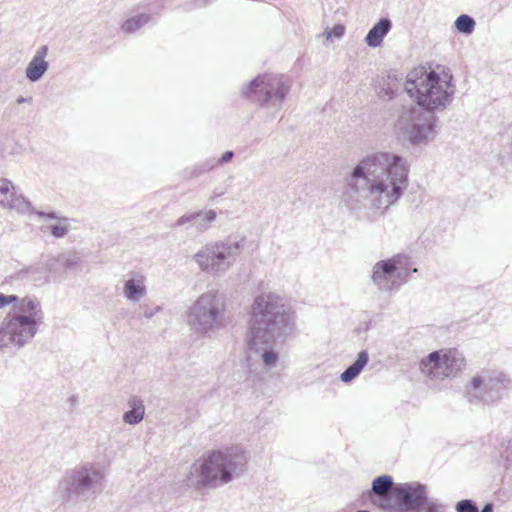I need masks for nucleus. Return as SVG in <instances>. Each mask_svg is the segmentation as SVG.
Instances as JSON below:
<instances>
[{"label":"nucleus","mask_w":512,"mask_h":512,"mask_svg":"<svg viewBox=\"0 0 512 512\" xmlns=\"http://www.w3.org/2000/svg\"><path fill=\"white\" fill-rule=\"evenodd\" d=\"M49 64L45 59H33L29 62L26 68V77L31 82L39 81L45 74Z\"/></svg>","instance_id":"21"},{"label":"nucleus","mask_w":512,"mask_h":512,"mask_svg":"<svg viewBox=\"0 0 512 512\" xmlns=\"http://www.w3.org/2000/svg\"><path fill=\"white\" fill-rule=\"evenodd\" d=\"M59 256V267L61 269H73L80 262V257L76 252L68 251L58 254Z\"/></svg>","instance_id":"26"},{"label":"nucleus","mask_w":512,"mask_h":512,"mask_svg":"<svg viewBox=\"0 0 512 512\" xmlns=\"http://www.w3.org/2000/svg\"><path fill=\"white\" fill-rule=\"evenodd\" d=\"M22 300L23 298H20L17 295H5L3 293H0V309L10 304H13V306H17Z\"/></svg>","instance_id":"31"},{"label":"nucleus","mask_w":512,"mask_h":512,"mask_svg":"<svg viewBox=\"0 0 512 512\" xmlns=\"http://www.w3.org/2000/svg\"><path fill=\"white\" fill-rule=\"evenodd\" d=\"M406 159L390 152L364 157L347 179L343 199L352 211L367 209L373 216L383 215L396 204L408 186Z\"/></svg>","instance_id":"1"},{"label":"nucleus","mask_w":512,"mask_h":512,"mask_svg":"<svg viewBox=\"0 0 512 512\" xmlns=\"http://www.w3.org/2000/svg\"><path fill=\"white\" fill-rule=\"evenodd\" d=\"M398 505L405 511H416L427 497V487L419 482H407L393 487Z\"/></svg>","instance_id":"13"},{"label":"nucleus","mask_w":512,"mask_h":512,"mask_svg":"<svg viewBox=\"0 0 512 512\" xmlns=\"http://www.w3.org/2000/svg\"><path fill=\"white\" fill-rule=\"evenodd\" d=\"M17 279L34 283H43L47 280V276L44 273L42 264L38 262L19 270L17 272Z\"/></svg>","instance_id":"20"},{"label":"nucleus","mask_w":512,"mask_h":512,"mask_svg":"<svg viewBox=\"0 0 512 512\" xmlns=\"http://www.w3.org/2000/svg\"><path fill=\"white\" fill-rule=\"evenodd\" d=\"M233 156H234L233 151H230V150L225 151L222 154V156L218 160H216V163L219 165H224L226 163H229L232 160Z\"/></svg>","instance_id":"35"},{"label":"nucleus","mask_w":512,"mask_h":512,"mask_svg":"<svg viewBox=\"0 0 512 512\" xmlns=\"http://www.w3.org/2000/svg\"><path fill=\"white\" fill-rule=\"evenodd\" d=\"M291 89L288 77L278 74L259 75L253 79L242 94L263 107L280 110Z\"/></svg>","instance_id":"10"},{"label":"nucleus","mask_w":512,"mask_h":512,"mask_svg":"<svg viewBox=\"0 0 512 512\" xmlns=\"http://www.w3.org/2000/svg\"><path fill=\"white\" fill-rule=\"evenodd\" d=\"M452 80L453 76L449 73L415 69L407 75L405 90L416 100L417 107L433 113L444 110L452 102L455 93Z\"/></svg>","instance_id":"5"},{"label":"nucleus","mask_w":512,"mask_h":512,"mask_svg":"<svg viewBox=\"0 0 512 512\" xmlns=\"http://www.w3.org/2000/svg\"><path fill=\"white\" fill-rule=\"evenodd\" d=\"M506 458H507V461L512 462V442L510 443V445L508 446V448L506 450Z\"/></svg>","instance_id":"40"},{"label":"nucleus","mask_w":512,"mask_h":512,"mask_svg":"<svg viewBox=\"0 0 512 512\" xmlns=\"http://www.w3.org/2000/svg\"><path fill=\"white\" fill-rule=\"evenodd\" d=\"M369 354L366 350H362L358 353L357 359L353 364L347 367L341 374L340 380L343 383H350L357 378L365 366L368 364Z\"/></svg>","instance_id":"19"},{"label":"nucleus","mask_w":512,"mask_h":512,"mask_svg":"<svg viewBox=\"0 0 512 512\" xmlns=\"http://www.w3.org/2000/svg\"><path fill=\"white\" fill-rule=\"evenodd\" d=\"M438 118L424 109L410 105L403 107L395 123V130L399 139L412 146L426 145L432 141L436 134Z\"/></svg>","instance_id":"7"},{"label":"nucleus","mask_w":512,"mask_h":512,"mask_svg":"<svg viewBox=\"0 0 512 512\" xmlns=\"http://www.w3.org/2000/svg\"><path fill=\"white\" fill-rule=\"evenodd\" d=\"M510 384L504 372L484 370L465 385L464 396L470 403L494 404L503 398Z\"/></svg>","instance_id":"11"},{"label":"nucleus","mask_w":512,"mask_h":512,"mask_svg":"<svg viewBox=\"0 0 512 512\" xmlns=\"http://www.w3.org/2000/svg\"><path fill=\"white\" fill-rule=\"evenodd\" d=\"M161 310V307L160 306H157L155 308H149V307H145L144 308V312H143V315L145 318L147 319H151L156 313H158L159 311Z\"/></svg>","instance_id":"37"},{"label":"nucleus","mask_w":512,"mask_h":512,"mask_svg":"<svg viewBox=\"0 0 512 512\" xmlns=\"http://www.w3.org/2000/svg\"><path fill=\"white\" fill-rule=\"evenodd\" d=\"M475 24H476L475 20L467 14H462V15L458 16L455 21L456 29L459 32L466 34V35H469L473 32V30L475 28Z\"/></svg>","instance_id":"24"},{"label":"nucleus","mask_w":512,"mask_h":512,"mask_svg":"<svg viewBox=\"0 0 512 512\" xmlns=\"http://www.w3.org/2000/svg\"><path fill=\"white\" fill-rule=\"evenodd\" d=\"M243 247V237L229 236L224 240L206 244L193 258L202 271L220 275L230 268Z\"/></svg>","instance_id":"9"},{"label":"nucleus","mask_w":512,"mask_h":512,"mask_svg":"<svg viewBox=\"0 0 512 512\" xmlns=\"http://www.w3.org/2000/svg\"><path fill=\"white\" fill-rule=\"evenodd\" d=\"M456 512H479L477 504L471 499H464L457 502Z\"/></svg>","instance_id":"30"},{"label":"nucleus","mask_w":512,"mask_h":512,"mask_svg":"<svg viewBox=\"0 0 512 512\" xmlns=\"http://www.w3.org/2000/svg\"><path fill=\"white\" fill-rule=\"evenodd\" d=\"M385 95H387L389 99H392L394 97V92L393 90L388 89L387 91H385Z\"/></svg>","instance_id":"42"},{"label":"nucleus","mask_w":512,"mask_h":512,"mask_svg":"<svg viewBox=\"0 0 512 512\" xmlns=\"http://www.w3.org/2000/svg\"><path fill=\"white\" fill-rule=\"evenodd\" d=\"M392 27V22L388 18L380 19L367 33L365 41L370 47H378L384 37L389 33Z\"/></svg>","instance_id":"17"},{"label":"nucleus","mask_w":512,"mask_h":512,"mask_svg":"<svg viewBox=\"0 0 512 512\" xmlns=\"http://www.w3.org/2000/svg\"><path fill=\"white\" fill-rule=\"evenodd\" d=\"M345 27L343 25H336L333 29L325 32L326 38L331 39L333 36L336 38H341L344 35Z\"/></svg>","instance_id":"34"},{"label":"nucleus","mask_w":512,"mask_h":512,"mask_svg":"<svg viewBox=\"0 0 512 512\" xmlns=\"http://www.w3.org/2000/svg\"><path fill=\"white\" fill-rule=\"evenodd\" d=\"M186 317L191 331L211 338L226 326L225 303L217 292H205L191 304Z\"/></svg>","instance_id":"6"},{"label":"nucleus","mask_w":512,"mask_h":512,"mask_svg":"<svg viewBox=\"0 0 512 512\" xmlns=\"http://www.w3.org/2000/svg\"><path fill=\"white\" fill-rule=\"evenodd\" d=\"M0 208L14 210L19 214L33 211L31 203L22 194H18L12 181L6 178H0Z\"/></svg>","instance_id":"15"},{"label":"nucleus","mask_w":512,"mask_h":512,"mask_svg":"<svg viewBox=\"0 0 512 512\" xmlns=\"http://www.w3.org/2000/svg\"><path fill=\"white\" fill-rule=\"evenodd\" d=\"M440 506L433 500L429 499L428 496L420 506L418 512H439Z\"/></svg>","instance_id":"32"},{"label":"nucleus","mask_w":512,"mask_h":512,"mask_svg":"<svg viewBox=\"0 0 512 512\" xmlns=\"http://www.w3.org/2000/svg\"><path fill=\"white\" fill-rule=\"evenodd\" d=\"M44 321V311L36 297L25 296L6 314L0 324V351L21 349L32 342Z\"/></svg>","instance_id":"4"},{"label":"nucleus","mask_w":512,"mask_h":512,"mask_svg":"<svg viewBox=\"0 0 512 512\" xmlns=\"http://www.w3.org/2000/svg\"><path fill=\"white\" fill-rule=\"evenodd\" d=\"M129 410L123 414V421L129 425L139 424L145 415L143 400L138 396H131L128 400Z\"/></svg>","instance_id":"18"},{"label":"nucleus","mask_w":512,"mask_h":512,"mask_svg":"<svg viewBox=\"0 0 512 512\" xmlns=\"http://www.w3.org/2000/svg\"><path fill=\"white\" fill-rule=\"evenodd\" d=\"M28 213H35L37 216L41 217V218H47V219H59L58 215L56 212H49V213H46V212H43V211H38V210H34L33 211H29Z\"/></svg>","instance_id":"36"},{"label":"nucleus","mask_w":512,"mask_h":512,"mask_svg":"<svg viewBox=\"0 0 512 512\" xmlns=\"http://www.w3.org/2000/svg\"><path fill=\"white\" fill-rule=\"evenodd\" d=\"M217 165L216 159L210 158L205 160L204 162L195 165L189 174H185L186 178H196L200 175L212 170Z\"/></svg>","instance_id":"27"},{"label":"nucleus","mask_w":512,"mask_h":512,"mask_svg":"<svg viewBox=\"0 0 512 512\" xmlns=\"http://www.w3.org/2000/svg\"><path fill=\"white\" fill-rule=\"evenodd\" d=\"M44 268V273H57L60 271L59 267V256H49L45 262H40Z\"/></svg>","instance_id":"29"},{"label":"nucleus","mask_w":512,"mask_h":512,"mask_svg":"<svg viewBox=\"0 0 512 512\" xmlns=\"http://www.w3.org/2000/svg\"><path fill=\"white\" fill-rule=\"evenodd\" d=\"M48 229L50 230L52 236L55 238H63L69 232L68 219L61 218L58 224L51 225L48 227Z\"/></svg>","instance_id":"28"},{"label":"nucleus","mask_w":512,"mask_h":512,"mask_svg":"<svg viewBox=\"0 0 512 512\" xmlns=\"http://www.w3.org/2000/svg\"><path fill=\"white\" fill-rule=\"evenodd\" d=\"M47 51H48L47 46L40 47L39 50L34 55L33 59H39V57H40V59H44L45 56L47 55Z\"/></svg>","instance_id":"38"},{"label":"nucleus","mask_w":512,"mask_h":512,"mask_svg":"<svg viewBox=\"0 0 512 512\" xmlns=\"http://www.w3.org/2000/svg\"><path fill=\"white\" fill-rule=\"evenodd\" d=\"M150 16L148 14H139L137 16L127 19L121 26L124 33H134L142 26L148 23Z\"/></svg>","instance_id":"23"},{"label":"nucleus","mask_w":512,"mask_h":512,"mask_svg":"<svg viewBox=\"0 0 512 512\" xmlns=\"http://www.w3.org/2000/svg\"><path fill=\"white\" fill-rule=\"evenodd\" d=\"M224 192H220V191H214V196L217 197V196H221Z\"/></svg>","instance_id":"43"},{"label":"nucleus","mask_w":512,"mask_h":512,"mask_svg":"<svg viewBox=\"0 0 512 512\" xmlns=\"http://www.w3.org/2000/svg\"><path fill=\"white\" fill-rule=\"evenodd\" d=\"M493 511H494V507H493L492 503H486L481 510V512H493Z\"/></svg>","instance_id":"41"},{"label":"nucleus","mask_w":512,"mask_h":512,"mask_svg":"<svg viewBox=\"0 0 512 512\" xmlns=\"http://www.w3.org/2000/svg\"><path fill=\"white\" fill-rule=\"evenodd\" d=\"M147 294L146 277L139 272H131L124 281L123 296L130 302L137 303Z\"/></svg>","instance_id":"16"},{"label":"nucleus","mask_w":512,"mask_h":512,"mask_svg":"<svg viewBox=\"0 0 512 512\" xmlns=\"http://www.w3.org/2000/svg\"><path fill=\"white\" fill-rule=\"evenodd\" d=\"M104 476L103 469L92 463L67 470L59 483L62 499L70 502L76 497L100 494Z\"/></svg>","instance_id":"8"},{"label":"nucleus","mask_w":512,"mask_h":512,"mask_svg":"<svg viewBox=\"0 0 512 512\" xmlns=\"http://www.w3.org/2000/svg\"><path fill=\"white\" fill-rule=\"evenodd\" d=\"M16 102L18 104H22V103H32V97H23V96H19L17 99H16Z\"/></svg>","instance_id":"39"},{"label":"nucleus","mask_w":512,"mask_h":512,"mask_svg":"<svg viewBox=\"0 0 512 512\" xmlns=\"http://www.w3.org/2000/svg\"><path fill=\"white\" fill-rule=\"evenodd\" d=\"M393 486V478L389 475L376 477L372 482L371 491L363 494V497L370 496L371 493L383 497Z\"/></svg>","instance_id":"22"},{"label":"nucleus","mask_w":512,"mask_h":512,"mask_svg":"<svg viewBox=\"0 0 512 512\" xmlns=\"http://www.w3.org/2000/svg\"><path fill=\"white\" fill-rule=\"evenodd\" d=\"M198 216H200V215L195 212L183 215L176 221V225L177 226H184L186 224L195 225V220H197Z\"/></svg>","instance_id":"33"},{"label":"nucleus","mask_w":512,"mask_h":512,"mask_svg":"<svg viewBox=\"0 0 512 512\" xmlns=\"http://www.w3.org/2000/svg\"><path fill=\"white\" fill-rule=\"evenodd\" d=\"M399 257L378 261L373 267L372 282L379 291H392L399 288L394 277L401 278L402 272L398 271Z\"/></svg>","instance_id":"14"},{"label":"nucleus","mask_w":512,"mask_h":512,"mask_svg":"<svg viewBox=\"0 0 512 512\" xmlns=\"http://www.w3.org/2000/svg\"><path fill=\"white\" fill-rule=\"evenodd\" d=\"M247 459L246 453L237 446L225 451H213L207 458L191 465L184 483L195 489L216 486L218 481L228 483L244 471Z\"/></svg>","instance_id":"3"},{"label":"nucleus","mask_w":512,"mask_h":512,"mask_svg":"<svg viewBox=\"0 0 512 512\" xmlns=\"http://www.w3.org/2000/svg\"><path fill=\"white\" fill-rule=\"evenodd\" d=\"M200 216L195 220V227L198 231H205L208 229L209 224L212 223L216 219V212L214 210H209L207 212L197 211Z\"/></svg>","instance_id":"25"},{"label":"nucleus","mask_w":512,"mask_h":512,"mask_svg":"<svg viewBox=\"0 0 512 512\" xmlns=\"http://www.w3.org/2000/svg\"><path fill=\"white\" fill-rule=\"evenodd\" d=\"M464 367V357L456 349L431 352L420 362L421 372L431 380L455 377Z\"/></svg>","instance_id":"12"},{"label":"nucleus","mask_w":512,"mask_h":512,"mask_svg":"<svg viewBox=\"0 0 512 512\" xmlns=\"http://www.w3.org/2000/svg\"><path fill=\"white\" fill-rule=\"evenodd\" d=\"M294 329L293 316L287 310L284 299L276 293L257 295L251 305L249 333L247 336L248 358L257 355L268 369L275 367L278 353L272 345L289 336Z\"/></svg>","instance_id":"2"}]
</instances>
